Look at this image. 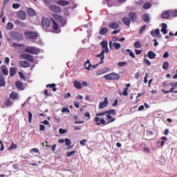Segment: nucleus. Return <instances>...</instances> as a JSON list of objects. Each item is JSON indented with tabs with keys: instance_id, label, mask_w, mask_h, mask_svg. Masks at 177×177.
Wrapping results in <instances>:
<instances>
[{
	"instance_id": "28",
	"label": "nucleus",
	"mask_w": 177,
	"mask_h": 177,
	"mask_svg": "<svg viewBox=\"0 0 177 177\" xmlns=\"http://www.w3.org/2000/svg\"><path fill=\"white\" fill-rule=\"evenodd\" d=\"M58 5H60L61 6H66L70 3V2L66 1V0H59L57 2Z\"/></svg>"
},
{
	"instance_id": "39",
	"label": "nucleus",
	"mask_w": 177,
	"mask_h": 177,
	"mask_svg": "<svg viewBox=\"0 0 177 177\" xmlns=\"http://www.w3.org/2000/svg\"><path fill=\"white\" fill-rule=\"evenodd\" d=\"M19 75L21 80H23L24 81H27V77H26V75H24V74H23V73L19 72Z\"/></svg>"
},
{
	"instance_id": "64",
	"label": "nucleus",
	"mask_w": 177,
	"mask_h": 177,
	"mask_svg": "<svg viewBox=\"0 0 177 177\" xmlns=\"http://www.w3.org/2000/svg\"><path fill=\"white\" fill-rule=\"evenodd\" d=\"M39 129H40L41 131H45V125H44V124H40V125H39Z\"/></svg>"
},
{
	"instance_id": "11",
	"label": "nucleus",
	"mask_w": 177,
	"mask_h": 177,
	"mask_svg": "<svg viewBox=\"0 0 177 177\" xmlns=\"http://www.w3.org/2000/svg\"><path fill=\"white\" fill-rule=\"evenodd\" d=\"M108 27L112 30H117V28H120V24L117 21H113L108 24Z\"/></svg>"
},
{
	"instance_id": "61",
	"label": "nucleus",
	"mask_w": 177,
	"mask_h": 177,
	"mask_svg": "<svg viewBox=\"0 0 177 177\" xmlns=\"http://www.w3.org/2000/svg\"><path fill=\"white\" fill-rule=\"evenodd\" d=\"M74 106H75V107H76V109H80V102H74Z\"/></svg>"
},
{
	"instance_id": "32",
	"label": "nucleus",
	"mask_w": 177,
	"mask_h": 177,
	"mask_svg": "<svg viewBox=\"0 0 177 177\" xmlns=\"http://www.w3.org/2000/svg\"><path fill=\"white\" fill-rule=\"evenodd\" d=\"M142 20L145 21V23L150 22V17H149V14H144L142 15Z\"/></svg>"
},
{
	"instance_id": "52",
	"label": "nucleus",
	"mask_w": 177,
	"mask_h": 177,
	"mask_svg": "<svg viewBox=\"0 0 177 177\" xmlns=\"http://www.w3.org/2000/svg\"><path fill=\"white\" fill-rule=\"evenodd\" d=\"M13 9H19L20 8V4L19 3H13L12 4Z\"/></svg>"
},
{
	"instance_id": "59",
	"label": "nucleus",
	"mask_w": 177,
	"mask_h": 177,
	"mask_svg": "<svg viewBox=\"0 0 177 177\" xmlns=\"http://www.w3.org/2000/svg\"><path fill=\"white\" fill-rule=\"evenodd\" d=\"M12 45H13V46H18L19 48H21L24 46L23 44H17V43H13Z\"/></svg>"
},
{
	"instance_id": "22",
	"label": "nucleus",
	"mask_w": 177,
	"mask_h": 177,
	"mask_svg": "<svg viewBox=\"0 0 177 177\" xmlns=\"http://www.w3.org/2000/svg\"><path fill=\"white\" fill-rule=\"evenodd\" d=\"M73 85L77 89H82V84H81V82H80V81L75 80L73 82Z\"/></svg>"
},
{
	"instance_id": "3",
	"label": "nucleus",
	"mask_w": 177,
	"mask_h": 177,
	"mask_svg": "<svg viewBox=\"0 0 177 177\" xmlns=\"http://www.w3.org/2000/svg\"><path fill=\"white\" fill-rule=\"evenodd\" d=\"M26 53H30L31 55H39L41 50L36 47L28 46L24 49Z\"/></svg>"
},
{
	"instance_id": "55",
	"label": "nucleus",
	"mask_w": 177,
	"mask_h": 177,
	"mask_svg": "<svg viewBox=\"0 0 177 177\" xmlns=\"http://www.w3.org/2000/svg\"><path fill=\"white\" fill-rule=\"evenodd\" d=\"M149 77V73H146L144 77V82L145 84H147V78Z\"/></svg>"
},
{
	"instance_id": "23",
	"label": "nucleus",
	"mask_w": 177,
	"mask_h": 177,
	"mask_svg": "<svg viewBox=\"0 0 177 177\" xmlns=\"http://www.w3.org/2000/svg\"><path fill=\"white\" fill-rule=\"evenodd\" d=\"M6 85V82H5V76L0 73V86H5Z\"/></svg>"
},
{
	"instance_id": "7",
	"label": "nucleus",
	"mask_w": 177,
	"mask_h": 177,
	"mask_svg": "<svg viewBox=\"0 0 177 177\" xmlns=\"http://www.w3.org/2000/svg\"><path fill=\"white\" fill-rule=\"evenodd\" d=\"M106 114H109L110 115H115V114H117V111H115V109L105 111L104 112L96 113L95 117H103V115H106Z\"/></svg>"
},
{
	"instance_id": "30",
	"label": "nucleus",
	"mask_w": 177,
	"mask_h": 177,
	"mask_svg": "<svg viewBox=\"0 0 177 177\" xmlns=\"http://www.w3.org/2000/svg\"><path fill=\"white\" fill-rule=\"evenodd\" d=\"M171 16V11H165L162 13V19H168Z\"/></svg>"
},
{
	"instance_id": "33",
	"label": "nucleus",
	"mask_w": 177,
	"mask_h": 177,
	"mask_svg": "<svg viewBox=\"0 0 177 177\" xmlns=\"http://www.w3.org/2000/svg\"><path fill=\"white\" fill-rule=\"evenodd\" d=\"M46 88H53V91L56 92L57 91V88H56V84L53 83L51 84H47Z\"/></svg>"
},
{
	"instance_id": "2",
	"label": "nucleus",
	"mask_w": 177,
	"mask_h": 177,
	"mask_svg": "<svg viewBox=\"0 0 177 177\" xmlns=\"http://www.w3.org/2000/svg\"><path fill=\"white\" fill-rule=\"evenodd\" d=\"M106 118H107V121L106 122V120H104V118H100L99 116H96L94 119V121L96 124V125H107L111 122H114V121H115V118H113L111 117V115L106 113L105 114Z\"/></svg>"
},
{
	"instance_id": "31",
	"label": "nucleus",
	"mask_w": 177,
	"mask_h": 177,
	"mask_svg": "<svg viewBox=\"0 0 177 177\" xmlns=\"http://www.w3.org/2000/svg\"><path fill=\"white\" fill-rule=\"evenodd\" d=\"M156 56L157 55H156V53H154V52H153L152 50H149L148 52V57H149V59H156Z\"/></svg>"
},
{
	"instance_id": "43",
	"label": "nucleus",
	"mask_w": 177,
	"mask_h": 177,
	"mask_svg": "<svg viewBox=\"0 0 177 177\" xmlns=\"http://www.w3.org/2000/svg\"><path fill=\"white\" fill-rule=\"evenodd\" d=\"M15 149H17V145L12 143L11 145L9 147V150H15Z\"/></svg>"
},
{
	"instance_id": "1",
	"label": "nucleus",
	"mask_w": 177,
	"mask_h": 177,
	"mask_svg": "<svg viewBox=\"0 0 177 177\" xmlns=\"http://www.w3.org/2000/svg\"><path fill=\"white\" fill-rule=\"evenodd\" d=\"M51 21L53 24H50V19L48 18H42L41 19V26L44 30H46V31H50L51 32H57L59 30V24L51 18Z\"/></svg>"
},
{
	"instance_id": "21",
	"label": "nucleus",
	"mask_w": 177,
	"mask_h": 177,
	"mask_svg": "<svg viewBox=\"0 0 177 177\" xmlns=\"http://www.w3.org/2000/svg\"><path fill=\"white\" fill-rule=\"evenodd\" d=\"M122 21H123L124 24H125L126 26H131V19H129V17H124L122 19Z\"/></svg>"
},
{
	"instance_id": "14",
	"label": "nucleus",
	"mask_w": 177,
	"mask_h": 177,
	"mask_svg": "<svg viewBox=\"0 0 177 177\" xmlns=\"http://www.w3.org/2000/svg\"><path fill=\"white\" fill-rule=\"evenodd\" d=\"M109 47L112 49L114 50L115 49L116 50L120 49L121 48V44L117 43V42H113V41H109Z\"/></svg>"
},
{
	"instance_id": "27",
	"label": "nucleus",
	"mask_w": 177,
	"mask_h": 177,
	"mask_svg": "<svg viewBox=\"0 0 177 177\" xmlns=\"http://www.w3.org/2000/svg\"><path fill=\"white\" fill-rule=\"evenodd\" d=\"M107 32H109V28H102L99 31L100 35H105Z\"/></svg>"
},
{
	"instance_id": "51",
	"label": "nucleus",
	"mask_w": 177,
	"mask_h": 177,
	"mask_svg": "<svg viewBox=\"0 0 177 177\" xmlns=\"http://www.w3.org/2000/svg\"><path fill=\"white\" fill-rule=\"evenodd\" d=\"M65 144L66 146H70L71 145V141L68 138L65 139Z\"/></svg>"
},
{
	"instance_id": "36",
	"label": "nucleus",
	"mask_w": 177,
	"mask_h": 177,
	"mask_svg": "<svg viewBox=\"0 0 177 177\" xmlns=\"http://www.w3.org/2000/svg\"><path fill=\"white\" fill-rule=\"evenodd\" d=\"M96 57H100V62H99V64H103L104 63V58H103V55H102V54L100 53V54H97V55H96Z\"/></svg>"
},
{
	"instance_id": "35",
	"label": "nucleus",
	"mask_w": 177,
	"mask_h": 177,
	"mask_svg": "<svg viewBox=\"0 0 177 177\" xmlns=\"http://www.w3.org/2000/svg\"><path fill=\"white\" fill-rule=\"evenodd\" d=\"M13 27H15L13 24L12 22H8L6 26V30H12Z\"/></svg>"
},
{
	"instance_id": "5",
	"label": "nucleus",
	"mask_w": 177,
	"mask_h": 177,
	"mask_svg": "<svg viewBox=\"0 0 177 177\" xmlns=\"http://www.w3.org/2000/svg\"><path fill=\"white\" fill-rule=\"evenodd\" d=\"M104 78L108 81H113L114 80H120V74L113 72L104 75Z\"/></svg>"
},
{
	"instance_id": "24",
	"label": "nucleus",
	"mask_w": 177,
	"mask_h": 177,
	"mask_svg": "<svg viewBox=\"0 0 177 177\" xmlns=\"http://www.w3.org/2000/svg\"><path fill=\"white\" fill-rule=\"evenodd\" d=\"M126 88H124V91H123V92H122V93H121V92H120V95H123V96H128V88L129 87V86H131V84H127V85H126Z\"/></svg>"
},
{
	"instance_id": "9",
	"label": "nucleus",
	"mask_w": 177,
	"mask_h": 177,
	"mask_svg": "<svg viewBox=\"0 0 177 177\" xmlns=\"http://www.w3.org/2000/svg\"><path fill=\"white\" fill-rule=\"evenodd\" d=\"M14 103L10 97L6 99L5 102L2 105V109H6L8 107H12Z\"/></svg>"
},
{
	"instance_id": "54",
	"label": "nucleus",
	"mask_w": 177,
	"mask_h": 177,
	"mask_svg": "<svg viewBox=\"0 0 177 177\" xmlns=\"http://www.w3.org/2000/svg\"><path fill=\"white\" fill-rule=\"evenodd\" d=\"M62 113H70V109L68 108H63L62 110Z\"/></svg>"
},
{
	"instance_id": "29",
	"label": "nucleus",
	"mask_w": 177,
	"mask_h": 177,
	"mask_svg": "<svg viewBox=\"0 0 177 177\" xmlns=\"http://www.w3.org/2000/svg\"><path fill=\"white\" fill-rule=\"evenodd\" d=\"M1 71L4 75H9V71L8 70V67L6 66L3 65L1 66Z\"/></svg>"
},
{
	"instance_id": "10",
	"label": "nucleus",
	"mask_w": 177,
	"mask_h": 177,
	"mask_svg": "<svg viewBox=\"0 0 177 177\" xmlns=\"http://www.w3.org/2000/svg\"><path fill=\"white\" fill-rule=\"evenodd\" d=\"M10 36L14 37L15 39H17V41H23V39H24V37L23 36V35L17 32H11Z\"/></svg>"
},
{
	"instance_id": "8",
	"label": "nucleus",
	"mask_w": 177,
	"mask_h": 177,
	"mask_svg": "<svg viewBox=\"0 0 177 177\" xmlns=\"http://www.w3.org/2000/svg\"><path fill=\"white\" fill-rule=\"evenodd\" d=\"M129 19L133 23H135V21H138V19H139V17H138V14L136 12H131L129 13Z\"/></svg>"
},
{
	"instance_id": "41",
	"label": "nucleus",
	"mask_w": 177,
	"mask_h": 177,
	"mask_svg": "<svg viewBox=\"0 0 177 177\" xmlns=\"http://www.w3.org/2000/svg\"><path fill=\"white\" fill-rule=\"evenodd\" d=\"M26 60L30 63H34V56L29 55Z\"/></svg>"
},
{
	"instance_id": "19",
	"label": "nucleus",
	"mask_w": 177,
	"mask_h": 177,
	"mask_svg": "<svg viewBox=\"0 0 177 177\" xmlns=\"http://www.w3.org/2000/svg\"><path fill=\"white\" fill-rule=\"evenodd\" d=\"M9 98L12 100H17V99H19V94L15 91H12V93L10 94Z\"/></svg>"
},
{
	"instance_id": "42",
	"label": "nucleus",
	"mask_w": 177,
	"mask_h": 177,
	"mask_svg": "<svg viewBox=\"0 0 177 177\" xmlns=\"http://www.w3.org/2000/svg\"><path fill=\"white\" fill-rule=\"evenodd\" d=\"M128 64L127 62H120L118 64V67H124V66H127Z\"/></svg>"
},
{
	"instance_id": "25",
	"label": "nucleus",
	"mask_w": 177,
	"mask_h": 177,
	"mask_svg": "<svg viewBox=\"0 0 177 177\" xmlns=\"http://www.w3.org/2000/svg\"><path fill=\"white\" fill-rule=\"evenodd\" d=\"M91 66H92V64H91V62H89V59H88L84 64V68H86V70H88V71H91V70H92V68H91Z\"/></svg>"
},
{
	"instance_id": "60",
	"label": "nucleus",
	"mask_w": 177,
	"mask_h": 177,
	"mask_svg": "<svg viewBox=\"0 0 177 177\" xmlns=\"http://www.w3.org/2000/svg\"><path fill=\"white\" fill-rule=\"evenodd\" d=\"M164 59H167V57H169V54L168 53L167 51H166L164 55H163Z\"/></svg>"
},
{
	"instance_id": "16",
	"label": "nucleus",
	"mask_w": 177,
	"mask_h": 177,
	"mask_svg": "<svg viewBox=\"0 0 177 177\" xmlns=\"http://www.w3.org/2000/svg\"><path fill=\"white\" fill-rule=\"evenodd\" d=\"M107 106H109V100L105 97L104 102L100 103L99 109H105Z\"/></svg>"
},
{
	"instance_id": "44",
	"label": "nucleus",
	"mask_w": 177,
	"mask_h": 177,
	"mask_svg": "<svg viewBox=\"0 0 177 177\" xmlns=\"http://www.w3.org/2000/svg\"><path fill=\"white\" fill-rule=\"evenodd\" d=\"M28 121H29V122H32V113L30 111H28Z\"/></svg>"
},
{
	"instance_id": "53",
	"label": "nucleus",
	"mask_w": 177,
	"mask_h": 177,
	"mask_svg": "<svg viewBox=\"0 0 177 177\" xmlns=\"http://www.w3.org/2000/svg\"><path fill=\"white\" fill-rule=\"evenodd\" d=\"M135 48H140L142 46V44H140V42L136 41L134 44Z\"/></svg>"
},
{
	"instance_id": "26",
	"label": "nucleus",
	"mask_w": 177,
	"mask_h": 177,
	"mask_svg": "<svg viewBox=\"0 0 177 177\" xmlns=\"http://www.w3.org/2000/svg\"><path fill=\"white\" fill-rule=\"evenodd\" d=\"M17 71L16 69V67L10 68V77H15V75H16Z\"/></svg>"
},
{
	"instance_id": "45",
	"label": "nucleus",
	"mask_w": 177,
	"mask_h": 177,
	"mask_svg": "<svg viewBox=\"0 0 177 177\" xmlns=\"http://www.w3.org/2000/svg\"><path fill=\"white\" fill-rule=\"evenodd\" d=\"M67 130L66 129H62L60 128L59 129V133L61 134V135H64V133H67Z\"/></svg>"
},
{
	"instance_id": "63",
	"label": "nucleus",
	"mask_w": 177,
	"mask_h": 177,
	"mask_svg": "<svg viewBox=\"0 0 177 177\" xmlns=\"http://www.w3.org/2000/svg\"><path fill=\"white\" fill-rule=\"evenodd\" d=\"M41 124H44V125H50V123L48 120H44Z\"/></svg>"
},
{
	"instance_id": "49",
	"label": "nucleus",
	"mask_w": 177,
	"mask_h": 177,
	"mask_svg": "<svg viewBox=\"0 0 177 177\" xmlns=\"http://www.w3.org/2000/svg\"><path fill=\"white\" fill-rule=\"evenodd\" d=\"M75 154V151H71L66 153L67 157H71V156H74Z\"/></svg>"
},
{
	"instance_id": "4",
	"label": "nucleus",
	"mask_w": 177,
	"mask_h": 177,
	"mask_svg": "<svg viewBox=\"0 0 177 177\" xmlns=\"http://www.w3.org/2000/svg\"><path fill=\"white\" fill-rule=\"evenodd\" d=\"M26 39H37L38 38V32L32 31H26L24 32Z\"/></svg>"
},
{
	"instance_id": "34",
	"label": "nucleus",
	"mask_w": 177,
	"mask_h": 177,
	"mask_svg": "<svg viewBox=\"0 0 177 177\" xmlns=\"http://www.w3.org/2000/svg\"><path fill=\"white\" fill-rule=\"evenodd\" d=\"M162 67L163 70H165V71H168V68H169V64L168 63V62H165L163 63Z\"/></svg>"
},
{
	"instance_id": "20",
	"label": "nucleus",
	"mask_w": 177,
	"mask_h": 177,
	"mask_svg": "<svg viewBox=\"0 0 177 177\" xmlns=\"http://www.w3.org/2000/svg\"><path fill=\"white\" fill-rule=\"evenodd\" d=\"M151 35L152 37H161V35H160V28H156L155 31L151 30Z\"/></svg>"
},
{
	"instance_id": "37",
	"label": "nucleus",
	"mask_w": 177,
	"mask_h": 177,
	"mask_svg": "<svg viewBox=\"0 0 177 177\" xmlns=\"http://www.w3.org/2000/svg\"><path fill=\"white\" fill-rule=\"evenodd\" d=\"M151 8V3L147 2L143 5V9H150Z\"/></svg>"
},
{
	"instance_id": "56",
	"label": "nucleus",
	"mask_w": 177,
	"mask_h": 177,
	"mask_svg": "<svg viewBox=\"0 0 177 177\" xmlns=\"http://www.w3.org/2000/svg\"><path fill=\"white\" fill-rule=\"evenodd\" d=\"M146 30V25H144L140 30V34H142V32H143V31H145Z\"/></svg>"
},
{
	"instance_id": "6",
	"label": "nucleus",
	"mask_w": 177,
	"mask_h": 177,
	"mask_svg": "<svg viewBox=\"0 0 177 177\" xmlns=\"http://www.w3.org/2000/svg\"><path fill=\"white\" fill-rule=\"evenodd\" d=\"M53 19L55 21H58L62 27L66 26V21L63 19V17L60 15L53 14Z\"/></svg>"
},
{
	"instance_id": "13",
	"label": "nucleus",
	"mask_w": 177,
	"mask_h": 177,
	"mask_svg": "<svg viewBox=\"0 0 177 177\" xmlns=\"http://www.w3.org/2000/svg\"><path fill=\"white\" fill-rule=\"evenodd\" d=\"M17 16L18 19H20L21 20H26V19H27V14L26 13V11H18L17 13Z\"/></svg>"
},
{
	"instance_id": "62",
	"label": "nucleus",
	"mask_w": 177,
	"mask_h": 177,
	"mask_svg": "<svg viewBox=\"0 0 177 177\" xmlns=\"http://www.w3.org/2000/svg\"><path fill=\"white\" fill-rule=\"evenodd\" d=\"M160 31L161 32H163L164 35H166V34H168V31L167 30V29L162 28Z\"/></svg>"
},
{
	"instance_id": "50",
	"label": "nucleus",
	"mask_w": 177,
	"mask_h": 177,
	"mask_svg": "<svg viewBox=\"0 0 177 177\" xmlns=\"http://www.w3.org/2000/svg\"><path fill=\"white\" fill-rule=\"evenodd\" d=\"M170 15L172 17H177V10L170 12Z\"/></svg>"
},
{
	"instance_id": "18",
	"label": "nucleus",
	"mask_w": 177,
	"mask_h": 177,
	"mask_svg": "<svg viewBox=\"0 0 177 177\" xmlns=\"http://www.w3.org/2000/svg\"><path fill=\"white\" fill-rule=\"evenodd\" d=\"M27 13H28V16H29V17H34V16L37 15V12L32 8H28L27 10Z\"/></svg>"
},
{
	"instance_id": "57",
	"label": "nucleus",
	"mask_w": 177,
	"mask_h": 177,
	"mask_svg": "<svg viewBox=\"0 0 177 177\" xmlns=\"http://www.w3.org/2000/svg\"><path fill=\"white\" fill-rule=\"evenodd\" d=\"M99 64H95V65H91V70H93V68H97L98 66H99Z\"/></svg>"
},
{
	"instance_id": "47",
	"label": "nucleus",
	"mask_w": 177,
	"mask_h": 177,
	"mask_svg": "<svg viewBox=\"0 0 177 177\" xmlns=\"http://www.w3.org/2000/svg\"><path fill=\"white\" fill-rule=\"evenodd\" d=\"M3 150H5V145H3L2 140H0V151H3Z\"/></svg>"
},
{
	"instance_id": "38",
	"label": "nucleus",
	"mask_w": 177,
	"mask_h": 177,
	"mask_svg": "<svg viewBox=\"0 0 177 177\" xmlns=\"http://www.w3.org/2000/svg\"><path fill=\"white\" fill-rule=\"evenodd\" d=\"M29 55H30V54H26V53L21 54V55L19 56V58H20V59H24V60H27V59H28Z\"/></svg>"
},
{
	"instance_id": "12",
	"label": "nucleus",
	"mask_w": 177,
	"mask_h": 177,
	"mask_svg": "<svg viewBox=\"0 0 177 177\" xmlns=\"http://www.w3.org/2000/svg\"><path fill=\"white\" fill-rule=\"evenodd\" d=\"M49 9L51 12H53L54 13H60L62 12V8L56 5L50 6Z\"/></svg>"
},
{
	"instance_id": "58",
	"label": "nucleus",
	"mask_w": 177,
	"mask_h": 177,
	"mask_svg": "<svg viewBox=\"0 0 177 177\" xmlns=\"http://www.w3.org/2000/svg\"><path fill=\"white\" fill-rule=\"evenodd\" d=\"M80 145H82V146H85V143H86V140H82L80 141Z\"/></svg>"
},
{
	"instance_id": "48",
	"label": "nucleus",
	"mask_w": 177,
	"mask_h": 177,
	"mask_svg": "<svg viewBox=\"0 0 177 177\" xmlns=\"http://www.w3.org/2000/svg\"><path fill=\"white\" fill-rule=\"evenodd\" d=\"M144 63L145 64H147V66H151V62L146 58L144 59Z\"/></svg>"
},
{
	"instance_id": "46",
	"label": "nucleus",
	"mask_w": 177,
	"mask_h": 177,
	"mask_svg": "<svg viewBox=\"0 0 177 177\" xmlns=\"http://www.w3.org/2000/svg\"><path fill=\"white\" fill-rule=\"evenodd\" d=\"M107 71H102V70H98L96 72L97 75H102V74H106Z\"/></svg>"
},
{
	"instance_id": "17",
	"label": "nucleus",
	"mask_w": 177,
	"mask_h": 177,
	"mask_svg": "<svg viewBox=\"0 0 177 177\" xmlns=\"http://www.w3.org/2000/svg\"><path fill=\"white\" fill-rule=\"evenodd\" d=\"M19 67H22L23 68H27V67H30V62L27 61H21L19 62Z\"/></svg>"
},
{
	"instance_id": "15",
	"label": "nucleus",
	"mask_w": 177,
	"mask_h": 177,
	"mask_svg": "<svg viewBox=\"0 0 177 177\" xmlns=\"http://www.w3.org/2000/svg\"><path fill=\"white\" fill-rule=\"evenodd\" d=\"M15 86L19 91H24V89H26V87L24 86V84L21 81L16 82Z\"/></svg>"
},
{
	"instance_id": "40",
	"label": "nucleus",
	"mask_w": 177,
	"mask_h": 177,
	"mask_svg": "<svg viewBox=\"0 0 177 177\" xmlns=\"http://www.w3.org/2000/svg\"><path fill=\"white\" fill-rule=\"evenodd\" d=\"M101 45L102 46V48H107L108 47V45H109V43L107 42V41L106 40H104L101 42Z\"/></svg>"
}]
</instances>
